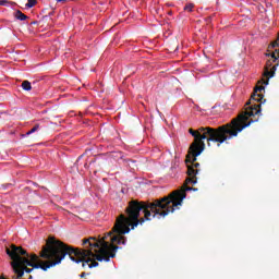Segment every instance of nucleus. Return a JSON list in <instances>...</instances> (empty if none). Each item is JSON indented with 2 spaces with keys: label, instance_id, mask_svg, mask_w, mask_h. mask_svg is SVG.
<instances>
[{
  "label": "nucleus",
  "instance_id": "obj_1",
  "mask_svg": "<svg viewBox=\"0 0 279 279\" xmlns=\"http://www.w3.org/2000/svg\"><path fill=\"white\" fill-rule=\"evenodd\" d=\"M265 86H256L251 99L246 102L245 112L240 113L231 122L220 125L216 129L210 126H201L197 130L190 129L189 133L194 137V142L191 144L189 154L186 155L185 163L187 166V175L185 179V186L189 184H197V174L199 173V162H197V156L206 149L207 141L208 147L210 143H218V147H221L222 143L230 141L239 136L242 130L250 128L252 123L258 121L260 117V106L265 104V97L263 96Z\"/></svg>",
  "mask_w": 279,
  "mask_h": 279
},
{
  "label": "nucleus",
  "instance_id": "obj_2",
  "mask_svg": "<svg viewBox=\"0 0 279 279\" xmlns=\"http://www.w3.org/2000/svg\"><path fill=\"white\" fill-rule=\"evenodd\" d=\"M186 191H196L193 187L185 186L184 190H175L168 196H165L154 202H138L130 201L125 208V215L121 214V222L117 228H120V232L123 234L130 232L138 226H143L145 221H151V219H162L170 213H174L175 208L182 206V202L186 199Z\"/></svg>",
  "mask_w": 279,
  "mask_h": 279
},
{
  "label": "nucleus",
  "instance_id": "obj_3",
  "mask_svg": "<svg viewBox=\"0 0 279 279\" xmlns=\"http://www.w3.org/2000/svg\"><path fill=\"white\" fill-rule=\"evenodd\" d=\"M5 252L13 263L19 264L20 271H23V276H25V271L26 274H32L34 269L47 271V269L60 265L66 256H69L70 260H75L73 256H77L78 254L74 248L70 247L69 244L53 238L47 240L46 245L43 246L39 256L40 258H45L46 262H40L39 264L29 262V254L23 246L11 244L10 247L5 248Z\"/></svg>",
  "mask_w": 279,
  "mask_h": 279
},
{
  "label": "nucleus",
  "instance_id": "obj_4",
  "mask_svg": "<svg viewBox=\"0 0 279 279\" xmlns=\"http://www.w3.org/2000/svg\"><path fill=\"white\" fill-rule=\"evenodd\" d=\"M121 221L122 218L120 215L117 218L112 231L108 232L107 235L99 241H96L95 238L83 240V245L87 248L80 250L68 245L74 250V252L78 253L77 255H72L73 259L71 260H73V263H83V267L90 263L88 265L89 269H93V267H99V263L104 260L105 263H109L110 258H114V256H117V250H119V246L114 245V243L118 245H125L126 240L123 234H128L129 232L121 233V227H118Z\"/></svg>",
  "mask_w": 279,
  "mask_h": 279
},
{
  "label": "nucleus",
  "instance_id": "obj_5",
  "mask_svg": "<svg viewBox=\"0 0 279 279\" xmlns=\"http://www.w3.org/2000/svg\"><path fill=\"white\" fill-rule=\"evenodd\" d=\"M269 66H271V61H267L266 63V70L264 72V77H267V80H262L263 84H265V86H267V84H269V78L274 77V75H276V68L278 66V64L274 65L270 70Z\"/></svg>",
  "mask_w": 279,
  "mask_h": 279
},
{
  "label": "nucleus",
  "instance_id": "obj_6",
  "mask_svg": "<svg viewBox=\"0 0 279 279\" xmlns=\"http://www.w3.org/2000/svg\"><path fill=\"white\" fill-rule=\"evenodd\" d=\"M11 267L16 276H13L12 279H23V270L16 262H11Z\"/></svg>",
  "mask_w": 279,
  "mask_h": 279
},
{
  "label": "nucleus",
  "instance_id": "obj_7",
  "mask_svg": "<svg viewBox=\"0 0 279 279\" xmlns=\"http://www.w3.org/2000/svg\"><path fill=\"white\" fill-rule=\"evenodd\" d=\"M28 260L29 263H32L33 265H38L40 263H45V260H40V258L38 257V255L33 254V255H28Z\"/></svg>",
  "mask_w": 279,
  "mask_h": 279
},
{
  "label": "nucleus",
  "instance_id": "obj_8",
  "mask_svg": "<svg viewBox=\"0 0 279 279\" xmlns=\"http://www.w3.org/2000/svg\"><path fill=\"white\" fill-rule=\"evenodd\" d=\"M15 19H17V21H27V15H25L24 13L21 12V10H17L14 13Z\"/></svg>",
  "mask_w": 279,
  "mask_h": 279
},
{
  "label": "nucleus",
  "instance_id": "obj_9",
  "mask_svg": "<svg viewBox=\"0 0 279 279\" xmlns=\"http://www.w3.org/2000/svg\"><path fill=\"white\" fill-rule=\"evenodd\" d=\"M22 88L23 90H32V83L29 81H23Z\"/></svg>",
  "mask_w": 279,
  "mask_h": 279
},
{
  "label": "nucleus",
  "instance_id": "obj_10",
  "mask_svg": "<svg viewBox=\"0 0 279 279\" xmlns=\"http://www.w3.org/2000/svg\"><path fill=\"white\" fill-rule=\"evenodd\" d=\"M38 130H40V124H35L34 128L26 132V136L34 134V132H38Z\"/></svg>",
  "mask_w": 279,
  "mask_h": 279
},
{
  "label": "nucleus",
  "instance_id": "obj_11",
  "mask_svg": "<svg viewBox=\"0 0 279 279\" xmlns=\"http://www.w3.org/2000/svg\"><path fill=\"white\" fill-rule=\"evenodd\" d=\"M123 162L124 165H128V167H136V161L132 159H124Z\"/></svg>",
  "mask_w": 279,
  "mask_h": 279
},
{
  "label": "nucleus",
  "instance_id": "obj_12",
  "mask_svg": "<svg viewBox=\"0 0 279 279\" xmlns=\"http://www.w3.org/2000/svg\"><path fill=\"white\" fill-rule=\"evenodd\" d=\"M195 8V4L189 3L184 7L185 12H193V9Z\"/></svg>",
  "mask_w": 279,
  "mask_h": 279
},
{
  "label": "nucleus",
  "instance_id": "obj_13",
  "mask_svg": "<svg viewBox=\"0 0 279 279\" xmlns=\"http://www.w3.org/2000/svg\"><path fill=\"white\" fill-rule=\"evenodd\" d=\"M36 3H38L37 0H28L26 3V8H34V5H36Z\"/></svg>",
  "mask_w": 279,
  "mask_h": 279
},
{
  "label": "nucleus",
  "instance_id": "obj_14",
  "mask_svg": "<svg viewBox=\"0 0 279 279\" xmlns=\"http://www.w3.org/2000/svg\"><path fill=\"white\" fill-rule=\"evenodd\" d=\"M205 22H206L207 24H208V23H211V22H213V15L205 17Z\"/></svg>",
  "mask_w": 279,
  "mask_h": 279
},
{
  "label": "nucleus",
  "instance_id": "obj_15",
  "mask_svg": "<svg viewBox=\"0 0 279 279\" xmlns=\"http://www.w3.org/2000/svg\"><path fill=\"white\" fill-rule=\"evenodd\" d=\"M0 5H8V0H0Z\"/></svg>",
  "mask_w": 279,
  "mask_h": 279
},
{
  "label": "nucleus",
  "instance_id": "obj_16",
  "mask_svg": "<svg viewBox=\"0 0 279 279\" xmlns=\"http://www.w3.org/2000/svg\"><path fill=\"white\" fill-rule=\"evenodd\" d=\"M271 58H272V62H276V60H278V58H276V53H271Z\"/></svg>",
  "mask_w": 279,
  "mask_h": 279
},
{
  "label": "nucleus",
  "instance_id": "obj_17",
  "mask_svg": "<svg viewBox=\"0 0 279 279\" xmlns=\"http://www.w3.org/2000/svg\"><path fill=\"white\" fill-rule=\"evenodd\" d=\"M278 45H279V41H278V39L272 44V47H278Z\"/></svg>",
  "mask_w": 279,
  "mask_h": 279
},
{
  "label": "nucleus",
  "instance_id": "obj_18",
  "mask_svg": "<svg viewBox=\"0 0 279 279\" xmlns=\"http://www.w3.org/2000/svg\"><path fill=\"white\" fill-rule=\"evenodd\" d=\"M81 278H86V272H82Z\"/></svg>",
  "mask_w": 279,
  "mask_h": 279
},
{
  "label": "nucleus",
  "instance_id": "obj_19",
  "mask_svg": "<svg viewBox=\"0 0 279 279\" xmlns=\"http://www.w3.org/2000/svg\"><path fill=\"white\" fill-rule=\"evenodd\" d=\"M64 1H66V0H57L58 3H62Z\"/></svg>",
  "mask_w": 279,
  "mask_h": 279
},
{
  "label": "nucleus",
  "instance_id": "obj_20",
  "mask_svg": "<svg viewBox=\"0 0 279 279\" xmlns=\"http://www.w3.org/2000/svg\"><path fill=\"white\" fill-rule=\"evenodd\" d=\"M28 279H34V277L29 276Z\"/></svg>",
  "mask_w": 279,
  "mask_h": 279
},
{
  "label": "nucleus",
  "instance_id": "obj_21",
  "mask_svg": "<svg viewBox=\"0 0 279 279\" xmlns=\"http://www.w3.org/2000/svg\"><path fill=\"white\" fill-rule=\"evenodd\" d=\"M82 158V155L77 158V160H80Z\"/></svg>",
  "mask_w": 279,
  "mask_h": 279
}]
</instances>
